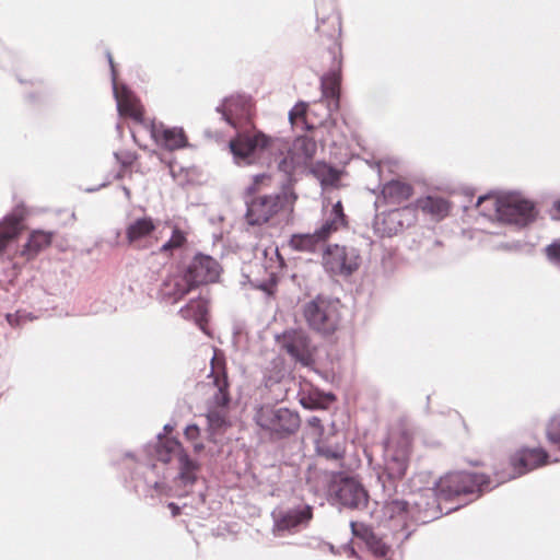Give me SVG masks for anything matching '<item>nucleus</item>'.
Listing matches in <instances>:
<instances>
[{
  "mask_svg": "<svg viewBox=\"0 0 560 560\" xmlns=\"http://www.w3.org/2000/svg\"><path fill=\"white\" fill-rule=\"evenodd\" d=\"M271 179L269 174H257L253 177V183L246 188L245 221L249 225H262L280 212L293 210L298 197L294 190L290 188V183L282 184V189L279 192L259 194L264 188L271 186Z\"/></svg>",
  "mask_w": 560,
  "mask_h": 560,
  "instance_id": "obj_1",
  "label": "nucleus"
},
{
  "mask_svg": "<svg viewBox=\"0 0 560 560\" xmlns=\"http://www.w3.org/2000/svg\"><path fill=\"white\" fill-rule=\"evenodd\" d=\"M411 444V433L401 425L392 428L384 441L383 462L377 472V481L389 497L397 493L398 486L406 476Z\"/></svg>",
  "mask_w": 560,
  "mask_h": 560,
  "instance_id": "obj_2",
  "label": "nucleus"
},
{
  "mask_svg": "<svg viewBox=\"0 0 560 560\" xmlns=\"http://www.w3.org/2000/svg\"><path fill=\"white\" fill-rule=\"evenodd\" d=\"M212 380L215 393L207 404V422L211 434L220 432L230 425L228 408L231 401L230 383L226 373V362L222 352L214 350L210 360V372L207 375Z\"/></svg>",
  "mask_w": 560,
  "mask_h": 560,
  "instance_id": "obj_3",
  "label": "nucleus"
},
{
  "mask_svg": "<svg viewBox=\"0 0 560 560\" xmlns=\"http://www.w3.org/2000/svg\"><path fill=\"white\" fill-rule=\"evenodd\" d=\"M485 202L491 205L500 221L515 224L520 228L530 224L537 217L534 202L524 198L518 192H509L495 198L488 195L480 196L477 200V206Z\"/></svg>",
  "mask_w": 560,
  "mask_h": 560,
  "instance_id": "obj_4",
  "label": "nucleus"
},
{
  "mask_svg": "<svg viewBox=\"0 0 560 560\" xmlns=\"http://www.w3.org/2000/svg\"><path fill=\"white\" fill-rule=\"evenodd\" d=\"M158 439L159 442L155 445L156 459L162 463H170L173 457L177 458L179 472L175 482L176 486L183 487V491L179 492L178 495H187L189 493V488L197 481L199 463L189 457L177 440H163L161 433L158 434Z\"/></svg>",
  "mask_w": 560,
  "mask_h": 560,
  "instance_id": "obj_5",
  "label": "nucleus"
},
{
  "mask_svg": "<svg viewBox=\"0 0 560 560\" xmlns=\"http://www.w3.org/2000/svg\"><path fill=\"white\" fill-rule=\"evenodd\" d=\"M502 482H504V479L497 478V482L491 485L490 478L483 474L455 471L446 474L434 485L439 495L445 500H451L462 494H475L492 490Z\"/></svg>",
  "mask_w": 560,
  "mask_h": 560,
  "instance_id": "obj_6",
  "label": "nucleus"
},
{
  "mask_svg": "<svg viewBox=\"0 0 560 560\" xmlns=\"http://www.w3.org/2000/svg\"><path fill=\"white\" fill-rule=\"evenodd\" d=\"M254 421L275 439H285L294 434L301 424V419L296 411L272 405L259 406L255 411Z\"/></svg>",
  "mask_w": 560,
  "mask_h": 560,
  "instance_id": "obj_7",
  "label": "nucleus"
},
{
  "mask_svg": "<svg viewBox=\"0 0 560 560\" xmlns=\"http://www.w3.org/2000/svg\"><path fill=\"white\" fill-rule=\"evenodd\" d=\"M236 130V136L230 141L234 162L240 166L256 163L269 149L272 139L254 126Z\"/></svg>",
  "mask_w": 560,
  "mask_h": 560,
  "instance_id": "obj_8",
  "label": "nucleus"
},
{
  "mask_svg": "<svg viewBox=\"0 0 560 560\" xmlns=\"http://www.w3.org/2000/svg\"><path fill=\"white\" fill-rule=\"evenodd\" d=\"M340 304L322 295L303 305V316L311 329L322 335L334 334L340 323Z\"/></svg>",
  "mask_w": 560,
  "mask_h": 560,
  "instance_id": "obj_9",
  "label": "nucleus"
},
{
  "mask_svg": "<svg viewBox=\"0 0 560 560\" xmlns=\"http://www.w3.org/2000/svg\"><path fill=\"white\" fill-rule=\"evenodd\" d=\"M331 504L340 509L363 511L369 505V493L364 486L353 477H335L328 487Z\"/></svg>",
  "mask_w": 560,
  "mask_h": 560,
  "instance_id": "obj_10",
  "label": "nucleus"
},
{
  "mask_svg": "<svg viewBox=\"0 0 560 560\" xmlns=\"http://www.w3.org/2000/svg\"><path fill=\"white\" fill-rule=\"evenodd\" d=\"M324 270L331 276L349 277L361 264L359 250L352 246L329 244L323 250Z\"/></svg>",
  "mask_w": 560,
  "mask_h": 560,
  "instance_id": "obj_11",
  "label": "nucleus"
},
{
  "mask_svg": "<svg viewBox=\"0 0 560 560\" xmlns=\"http://www.w3.org/2000/svg\"><path fill=\"white\" fill-rule=\"evenodd\" d=\"M272 532L277 537L295 534L306 528L313 517V508L308 504H299L293 508L276 509L272 512Z\"/></svg>",
  "mask_w": 560,
  "mask_h": 560,
  "instance_id": "obj_12",
  "label": "nucleus"
},
{
  "mask_svg": "<svg viewBox=\"0 0 560 560\" xmlns=\"http://www.w3.org/2000/svg\"><path fill=\"white\" fill-rule=\"evenodd\" d=\"M383 495V501H376V508L370 512L371 517L380 525L406 528L410 521L409 502L395 498V494L389 497L384 490Z\"/></svg>",
  "mask_w": 560,
  "mask_h": 560,
  "instance_id": "obj_13",
  "label": "nucleus"
},
{
  "mask_svg": "<svg viewBox=\"0 0 560 560\" xmlns=\"http://www.w3.org/2000/svg\"><path fill=\"white\" fill-rule=\"evenodd\" d=\"M281 348L295 362L303 366H310L314 363V348L306 331L302 329H291L284 331L278 337Z\"/></svg>",
  "mask_w": 560,
  "mask_h": 560,
  "instance_id": "obj_14",
  "label": "nucleus"
},
{
  "mask_svg": "<svg viewBox=\"0 0 560 560\" xmlns=\"http://www.w3.org/2000/svg\"><path fill=\"white\" fill-rule=\"evenodd\" d=\"M215 110L229 126L234 129L244 128L252 116V100L247 95L225 97Z\"/></svg>",
  "mask_w": 560,
  "mask_h": 560,
  "instance_id": "obj_15",
  "label": "nucleus"
},
{
  "mask_svg": "<svg viewBox=\"0 0 560 560\" xmlns=\"http://www.w3.org/2000/svg\"><path fill=\"white\" fill-rule=\"evenodd\" d=\"M184 273L189 279L194 288L200 284L215 282L221 273L220 264L211 256L205 254H197Z\"/></svg>",
  "mask_w": 560,
  "mask_h": 560,
  "instance_id": "obj_16",
  "label": "nucleus"
},
{
  "mask_svg": "<svg viewBox=\"0 0 560 560\" xmlns=\"http://www.w3.org/2000/svg\"><path fill=\"white\" fill-rule=\"evenodd\" d=\"M108 63L112 70L113 93L117 103V109L121 115H128L133 120L142 122L143 109L133 93L122 85L119 90L116 83V70L110 52H107Z\"/></svg>",
  "mask_w": 560,
  "mask_h": 560,
  "instance_id": "obj_17",
  "label": "nucleus"
},
{
  "mask_svg": "<svg viewBox=\"0 0 560 560\" xmlns=\"http://www.w3.org/2000/svg\"><path fill=\"white\" fill-rule=\"evenodd\" d=\"M435 487L421 491L417 499L409 503L410 522L418 524H427L441 514L438 504Z\"/></svg>",
  "mask_w": 560,
  "mask_h": 560,
  "instance_id": "obj_18",
  "label": "nucleus"
},
{
  "mask_svg": "<svg viewBox=\"0 0 560 560\" xmlns=\"http://www.w3.org/2000/svg\"><path fill=\"white\" fill-rule=\"evenodd\" d=\"M341 83V61L338 60L327 73L320 78V102L326 104L328 116L339 109Z\"/></svg>",
  "mask_w": 560,
  "mask_h": 560,
  "instance_id": "obj_19",
  "label": "nucleus"
},
{
  "mask_svg": "<svg viewBox=\"0 0 560 560\" xmlns=\"http://www.w3.org/2000/svg\"><path fill=\"white\" fill-rule=\"evenodd\" d=\"M548 454L541 448H524L520 451L511 459L514 474L509 477H498V479H504V481L513 479L517 476L524 475L535 468H538L547 463Z\"/></svg>",
  "mask_w": 560,
  "mask_h": 560,
  "instance_id": "obj_20",
  "label": "nucleus"
},
{
  "mask_svg": "<svg viewBox=\"0 0 560 560\" xmlns=\"http://www.w3.org/2000/svg\"><path fill=\"white\" fill-rule=\"evenodd\" d=\"M322 213L320 224L315 232L326 243L331 234L347 228L348 220L341 201H337L330 208L324 206Z\"/></svg>",
  "mask_w": 560,
  "mask_h": 560,
  "instance_id": "obj_21",
  "label": "nucleus"
},
{
  "mask_svg": "<svg viewBox=\"0 0 560 560\" xmlns=\"http://www.w3.org/2000/svg\"><path fill=\"white\" fill-rule=\"evenodd\" d=\"M315 450L327 462L341 463L346 454L345 438L337 432L322 433L315 442Z\"/></svg>",
  "mask_w": 560,
  "mask_h": 560,
  "instance_id": "obj_22",
  "label": "nucleus"
},
{
  "mask_svg": "<svg viewBox=\"0 0 560 560\" xmlns=\"http://www.w3.org/2000/svg\"><path fill=\"white\" fill-rule=\"evenodd\" d=\"M150 133L158 145L170 151L187 145V138L182 128H166L163 124L152 122Z\"/></svg>",
  "mask_w": 560,
  "mask_h": 560,
  "instance_id": "obj_23",
  "label": "nucleus"
},
{
  "mask_svg": "<svg viewBox=\"0 0 560 560\" xmlns=\"http://www.w3.org/2000/svg\"><path fill=\"white\" fill-rule=\"evenodd\" d=\"M194 289L195 288L185 273H176L171 275L163 280L160 288V295L162 300L174 304Z\"/></svg>",
  "mask_w": 560,
  "mask_h": 560,
  "instance_id": "obj_24",
  "label": "nucleus"
},
{
  "mask_svg": "<svg viewBox=\"0 0 560 560\" xmlns=\"http://www.w3.org/2000/svg\"><path fill=\"white\" fill-rule=\"evenodd\" d=\"M353 536L364 541L368 549L378 558H384L389 551V546L380 538L370 526L360 522L350 523Z\"/></svg>",
  "mask_w": 560,
  "mask_h": 560,
  "instance_id": "obj_25",
  "label": "nucleus"
},
{
  "mask_svg": "<svg viewBox=\"0 0 560 560\" xmlns=\"http://www.w3.org/2000/svg\"><path fill=\"white\" fill-rule=\"evenodd\" d=\"M155 229L156 225L150 217H142L133 220L126 228V238L128 244L140 247L141 242L149 238Z\"/></svg>",
  "mask_w": 560,
  "mask_h": 560,
  "instance_id": "obj_26",
  "label": "nucleus"
},
{
  "mask_svg": "<svg viewBox=\"0 0 560 560\" xmlns=\"http://www.w3.org/2000/svg\"><path fill=\"white\" fill-rule=\"evenodd\" d=\"M23 218V211L16 208L13 213L5 215L0 222V255L5 249L8 243L21 232Z\"/></svg>",
  "mask_w": 560,
  "mask_h": 560,
  "instance_id": "obj_27",
  "label": "nucleus"
},
{
  "mask_svg": "<svg viewBox=\"0 0 560 560\" xmlns=\"http://www.w3.org/2000/svg\"><path fill=\"white\" fill-rule=\"evenodd\" d=\"M382 194L389 203L399 205L413 194V187L405 182L392 179L383 186Z\"/></svg>",
  "mask_w": 560,
  "mask_h": 560,
  "instance_id": "obj_28",
  "label": "nucleus"
},
{
  "mask_svg": "<svg viewBox=\"0 0 560 560\" xmlns=\"http://www.w3.org/2000/svg\"><path fill=\"white\" fill-rule=\"evenodd\" d=\"M416 206L422 212L432 215L436 220L445 218L451 209L450 202L445 198L439 196L419 198Z\"/></svg>",
  "mask_w": 560,
  "mask_h": 560,
  "instance_id": "obj_29",
  "label": "nucleus"
},
{
  "mask_svg": "<svg viewBox=\"0 0 560 560\" xmlns=\"http://www.w3.org/2000/svg\"><path fill=\"white\" fill-rule=\"evenodd\" d=\"M413 209L410 207L398 208L385 213L383 222L387 225V234H396L404 229L405 225L411 223Z\"/></svg>",
  "mask_w": 560,
  "mask_h": 560,
  "instance_id": "obj_30",
  "label": "nucleus"
},
{
  "mask_svg": "<svg viewBox=\"0 0 560 560\" xmlns=\"http://www.w3.org/2000/svg\"><path fill=\"white\" fill-rule=\"evenodd\" d=\"M292 249L305 253H315L324 247L325 242L317 236V233L293 234L289 241Z\"/></svg>",
  "mask_w": 560,
  "mask_h": 560,
  "instance_id": "obj_31",
  "label": "nucleus"
},
{
  "mask_svg": "<svg viewBox=\"0 0 560 560\" xmlns=\"http://www.w3.org/2000/svg\"><path fill=\"white\" fill-rule=\"evenodd\" d=\"M303 165L301 163V159L296 158L289 150L284 156H282L278 161V171L282 174V179L279 180L280 188L282 189V184H289L290 188L293 189V174L296 167Z\"/></svg>",
  "mask_w": 560,
  "mask_h": 560,
  "instance_id": "obj_32",
  "label": "nucleus"
},
{
  "mask_svg": "<svg viewBox=\"0 0 560 560\" xmlns=\"http://www.w3.org/2000/svg\"><path fill=\"white\" fill-rule=\"evenodd\" d=\"M271 252L272 255L277 256L279 261L277 264V266H273V265H268V266H262L266 270V278L262 279V280H259V279H253L250 280V283L255 287V288H258L265 292H270L271 288L275 285L276 283V276H277V270L282 266L283 264V259L281 258V256L279 255V252H278V248H269V249H266L265 250V255L268 254V252Z\"/></svg>",
  "mask_w": 560,
  "mask_h": 560,
  "instance_id": "obj_33",
  "label": "nucleus"
},
{
  "mask_svg": "<svg viewBox=\"0 0 560 560\" xmlns=\"http://www.w3.org/2000/svg\"><path fill=\"white\" fill-rule=\"evenodd\" d=\"M311 173L323 187L336 186L340 179L339 171L325 162H316L311 168Z\"/></svg>",
  "mask_w": 560,
  "mask_h": 560,
  "instance_id": "obj_34",
  "label": "nucleus"
},
{
  "mask_svg": "<svg viewBox=\"0 0 560 560\" xmlns=\"http://www.w3.org/2000/svg\"><path fill=\"white\" fill-rule=\"evenodd\" d=\"M208 313V301L198 296L191 299L186 305L180 307L179 314L183 318L201 322Z\"/></svg>",
  "mask_w": 560,
  "mask_h": 560,
  "instance_id": "obj_35",
  "label": "nucleus"
},
{
  "mask_svg": "<svg viewBox=\"0 0 560 560\" xmlns=\"http://www.w3.org/2000/svg\"><path fill=\"white\" fill-rule=\"evenodd\" d=\"M50 242V233L35 231L30 235L26 244L24 245L23 255L27 258H33L38 252L48 246Z\"/></svg>",
  "mask_w": 560,
  "mask_h": 560,
  "instance_id": "obj_36",
  "label": "nucleus"
},
{
  "mask_svg": "<svg viewBox=\"0 0 560 560\" xmlns=\"http://www.w3.org/2000/svg\"><path fill=\"white\" fill-rule=\"evenodd\" d=\"M317 150L316 142L308 137H299L293 142V147L290 150L292 154L301 159V163L305 164L307 161L313 159Z\"/></svg>",
  "mask_w": 560,
  "mask_h": 560,
  "instance_id": "obj_37",
  "label": "nucleus"
},
{
  "mask_svg": "<svg viewBox=\"0 0 560 560\" xmlns=\"http://www.w3.org/2000/svg\"><path fill=\"white\" fill-rule=\"evenodd\" d=\"M335 400V396L331 393H319L317 390L310 392L307 395H302L300 402L304 408L307 409H324L327 408L330 402Z\"/></svg>",
  "mask_w": 560,
  "mask_h": 560,
  "instance_id": "obj_38",
  "label": "nucleus"
},
{
  "mask_svg": "<svg viewBox=\"0 0 560 560\" xmlns=\"http://www.w3.org/2000/svg\"><path fill=\"white\" fill-rule=\"evenodd\" d=\"M186 243V235L179 229H174L168 241L160 247L161 253H171L174 249L182 248Z\"/></svg>",
  "mask_w": 560,
  "mask_h": 560,
  "instance_id": "obj_39",
  "label": "nucleus"
},
{
  "mask_svg": "<svg viewBox=\"0 0 560 560\" xmlns=\"http://www.w3.org/2000/svg\"><path fill=\"white\" fill-rule=\"evenodd\" d=\"M547 438L551 444L560 447V415L550 419L547 425Z\"/></svg>",
  "mask_w": 560,
  "mask_h": 560,
  "instance_id": "obj_40",
  "label": "nucleus"
},
{
  "mask_svg": "<svg viewBox=\"0 0 560 560\" xmlns=\"http://www.w3.org/2000/svg\"><path fill=\"white\" fill-rule=\"evenodd\" d=\"M307 104L304 102H300L294 105V107L289 112V120L292 125L298 122V119H301L305 122V114H306Z\"/></svg>",
  "mask_w": 560,
  "mask_h": 560,
  "instance_id": "obj_41",
  "label": "nucleus"
},
{
  "mask_svg": "<svg viewBox=\"0 0 560 560\" xmlns=\"http://www.w3.org/2000/svg\"><path fill=\"white\" fill-rule=\"evenodd\" d=\"M548 260L560 268V243L553 242L545 249Z\"/></svg>",
  "mask_w": 560,
  "mask_h": 560,
  "instance_id": "obj_42",
  "label": "nucleus"
},
{
  "mask_svg": "<svg viewBox=\"0 0 560 560\" xmlns=\"http://www.w3.org/2000/svg\"><path fill=\"white\" fill-rule=\"evenodd\" d=\"M7 320L11 326H20L26 320H32L31 313L25 311H16L15 313L7 314Z\"/></svg>",
  "mask_w": 560,
  "mask_h": 560,
  "instance_id": "obj_43",
  "label": "nucleus"
},
{
  "mask_svg": "<svg viewBox=\"0 0 560 560\" xmlns=\"http://www.w3.org/2000/svg\"><path fill=\"white\" fill-rule=\"evenodd\" d=\"M114 156H115L116 161L124 168L132 165V163L135 162V160L137 158L136 154L133 152L129 151V150H124V151L115 152Z\"/></svg>",
  "mask_w": 560,
  "mask_h": 560,
  "instance_id": "obj_44",
  "label": "nucleus"
},
{
  "mask_svg": "<svg viewBox=\"0 0 560 560\" xmlns=\"http://www.w3.org/2000/svg\"><path fill=\"white\" fill-rule=\"evenodd\" d=\"M199 433H200V430H199L198 425H196V424L187 425L185 429V432H184L186 439L191 440V441L196 440L199 436Z\"/></svg>",
  "mask_w": 560,
  "mask_h": 560,
  "instance_id": "obj_45",
  "label": "nucleus"
},
{
  "mask_svg": "<svg viewBox=\"0 0 560 560\" xmlns=\"http://www.w3.org/2000/svg\"><path fill=\"white\" fill-rule=\"evenodd\" d=\"M167 508L171 510V513H172V516H173V517H176V516H178V515H179V513H180V508H179L177 504H175L174 502H170V503L167 504Z\"/></svg>",
  "mask_w": 560,
  "mask_h": 560,
  "instance_id": "obj_46",
  "label": "nucleus"
},
{
  "mask_svg": "<svg viewBox=\"0 0 560 560\" xmlns=\"http://www.w3.org/2000/svg\"><path fill=\"white\" fill-rule=\"evenodd\" d=\"M310 423L314 427H318L319 423H320V420L316 417H313L311 420H310Z\"/></svg>",
  "mask_w": 560,
  "mask_h": 560,
  "instance_id": "obj_47",
  "label": "nucleus"
},
{
  "mask_svg": "<svg viewBox=\"0 0 560 560\" xmlns=\"http://www.w3.org/2000/svg\"><path fill=\"white\" fill-rule=\"evenodd\" d=\"M194 450H195L196 452H200L201 450H203V444H201V443H197V444H195V445H194Z\"/></svg>",
  "mask_w": 560,
  "mask_h": 560,
  "instance_id": "obj_48",
  "label": "nucleus"
},
{
  "mask_svg": "<svg viewBox=\"0 0 560 560\" xmlns=\"http://www.w3.org/2000/svg\"><path fill=\"white\" fill-rule=\"evenodd\" d=\"M122 190H124L125 196L129 199L130 198V190H129V188L124 186Z\"/></svg>",
  "mask_w": 560,
  "mask_h": 560,
  "instance_id": "obj_49",
  "label": "nucleus"
},
{
  "mask_svg": "<svg viewBox=\"0 0 560 560\" xmlns=\"http://www.w3.org/2000/svg\"><path fill=\"white\" fill-rule=\"evenodd\" d=\"M172 429H173V428H172V425H170V424H165V425H164V431H165V432H170V431H172Z\"/></svg>",
  "mask_w": 560,
  "mask_h": 560,
  "instance_id": "obj_50",
  "label": "nucleus"
},
{
  "mask_svg": "<svg viewBox=\"0 0 560 560\" xmlns=\"http://www.w3.org/2000/svg\"><path fill=\"white\" fill-rule=\"evenodd\" d=\"M276 258H278V257L276 256ZM270 261H271V264H270V265L277 266V264H278L279 259H277L276 261H273V258H270Z\"/></svg>",
  "mask_w": 560,
  "mask_h": 560,
  "instance_id": "obj_51",
  "label": "nucleus"
},
{
  "mask_svg": "<svg viewBox=\"0 0 560 560\" xmlns=\"http://www.w3.org/2000/svg\"><path fill=\"white\" fill-rule=\"evenodd\" d=\"M556 209L560 212V199L556 202Z\"/></svg>",
  "mask_w": 560,
  "mask_h": 560,
  "instance_id": "obj_52",
  "label": "nucleus"
},
{
  "mask_svg": "<svg viewBox=\"0 0 560 560\" xmlns=\"http://www.w3.org/2000/svg\"><path fill=\"white\" fill-rule=\"evenodd\" d=\"M434 245H435V246H441V245H442V243H441L440 241H434Z\"/></svg>",
  "mask_w": 560,
  "mask_h": 560,
  "instance_id": "obj_53",
  "label": "nucleus"
},
{
  "mask_svg": "<svg viewBox=\"0 0 560 560\" xmlns=\"http://www.w3.org/2000/svg\"><path fill=\"white\" fill-rule=\"evenodd\" d=\"M329 549L331 552H334V546L332 545H329Z\"/></svg>",
  "mask_w": 560,
  "mask_h": 560,
  "instance_id": "obj_54",
  "label": "nucleus"
},
{
  "mask_svg": "<svg viewBox=\"0 0 560 560\" xmlns=\"http://www.w3.org/2000/svg\"><path fill=\"white\" fill-rule=\"evenodd\" d=\"M351 555H355V551L353 548L350 549Z\"/></svg>",
  "mask_w": 560,
  "mask_h": 560,
  "instance_id": "obj_55",
  "label": "nucleus"
},
{
  "mask_svg": "<svg viewBox=\"0 0 560 560\" xmlns=\"http://www.w3.org/2000/svg\"><path fill=\"white\" fill-rule=\"evenodd\" d=\"M200 497H201V501L203 502L205 501V495L200 494Z\"/></svg>",
  "mask_w": 560,
  "mask_h": 560,
  "instance_id": "obj_56",
  "label": "nucleus"
},
{
  "mask_svg": "<svg viewBox=\"0 0 560 560\" xmlns=\"http://www.w3.org/2000/svg\"><path fill=\"white\" fill-rule=\"evenodd\" d=\"M409 537V533L404 536V539H407Z\"/></svg>",
  "mask_w": 560,
  "mask_h": 560,
  "instance_id": "obj_57",
  "label": "nucleus"
}]
</instances>
